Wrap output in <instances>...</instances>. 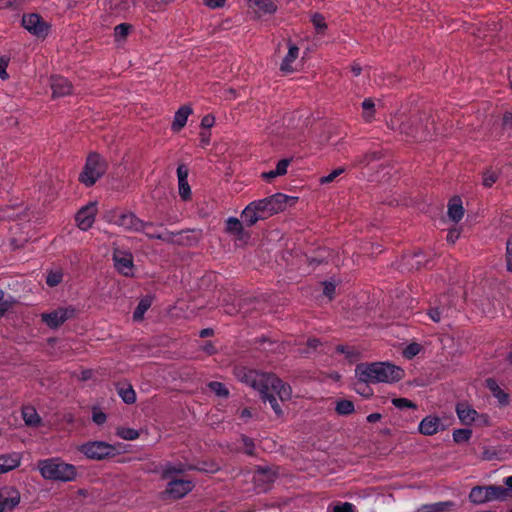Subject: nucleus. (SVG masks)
I'll return each mask as SVG.
<instances>
[{
    "label": "nucleus",
    "instance_id": "nucleus-1",
    "mask_svg": "<svg viewBox=\"0 0 512 512\" xmlns=\"http://www.w3.org/2000/svg\"><path fill=\"white\" fill-rule=\"evenodd\" d=\"M235 376L240 382L258 391L261 398L270 403L277 416L282 415V409L277 399L270 392L275 393L281 401L290 400L292 390L289 385L274 375L261 373L245 367L236 368Z\"/></svg>",
    "mask_w": 512,
    "mask_h": 512
},
{
    "label": "nucleus",
    "instance_id": "nucleus-2",
    "mask_svg": "<svg viewBox=\"0 0 512 512\" xmlns=\"http://www.w3.org/2000/svg\"><path fill=\"white\" fill-rule=\"evenodd\" d=\"M403 376V369L390 362L361 363L355 368V377L362 383H394Z\"/></svg>",
    "mask_w": 512,
    "mask_h": 512
},
{
    "label": "nucleus",
    "instance_id": "nucleus-3",
    "mask_svg": "<svg viewBox=\"0 0 512 512\" xmlns=\"http://www.w3.org/2000/svg\"><path fill=\"white\" fill-rule=\"evenodd\" d=\"M37 469L43 479L54 482H72L78 475L73 464L66 463L59 457L39 460Z\"/></svg>",
    "mask_w": 512,
    "mask_h": 512
},
{
    "label": "nucleus",
    "instance_id": "nucleus-4",
    "mask_svg": "<svg viewBox=\"0 0 512 512\" xmlns=\"http://www.w3.org/2000/svg\"><path fill=\"white\" fill-rule=\"evenodd\" d=\"M298 201V197L289 196L283 193H276L269 197L255 200L264 218H267L273 214L282 212L289 207H293Z\"/></svg>",
    "mask_w": 512,
    "mask_h": 512
},
{
    "label": "nucleus",
    "instance_id": "nucleus-5",
    "mask_svg": "<svg viewBox=\"0 0 512 512\" xmlns=\"http://www.w3.org/2000/svg\"><path fill=\"white\" fill-rule=\"evenodd\" d=\"M433 127V121L430 122L429 117L411 120L407 123L398 125V119L391 120V128L399 130L401 133L406 134L418 141L425 140L430 133V128Z\"/></svg>",
    "mask_w": 512,
    "mask_h": 512
},
{
    "label": "nucleus",
    "instance_id": "nucleus-6",
    "mask_svg": "<svg viewBox=\"0 0 512 512\" xmlns=\"http://www.w3.org/2000/svg\"><path fill=\"white\" fill-rule=\"evenodd\" d=\"M508 490L502 486H476L469 493V500L475 504H483L494 500H505Z\"/></svg>",
    "mask_w": 512,
    "mask_h": 512
},
{
    "label": "nucleus",
    "instance_id": "nucleus-7",
    "mask_svg": "<svg viewBox=\"0 0 512 512\" xmlns=\"http://www.w3.org/2000/svg\"><path fill=\"white\" fill-rule=\"evenodd\" d=\"M105 170V161L98 154H91L86 160L79 180L86 186H92L105 173Z\"/></svg>",
    "mask_w": 512,
    "mask_h": 512
},
{
    "label": "nucleus",
    "instance_id": "nucleus-8",
    "mask_svg": "<svg viewBox=\"0 0 512 512\" xmlns=\"http://www.w3.org/2000/svg\"><path fill=\"white\" fill-rule=\"evenodd\" d=\"M78 451L90 460H102L115 454V447L105 441H88L78 446Z\"/></svg>",
    "mask_w": 512,
    "mask_h": 512
},
{
    "label": "nucleus",
    "instance_id": "nucleus-9",
    "mask_svg": "<svg viewBox=\"0 0 512 512\" xmlns=\"http://www.w3.org/2000/svg\"><path fill=\"white\" fill-rule=\"evenodd\" d=\"M456 413L460 422L464 425H471L473 423L487 425L489 423V417L486 414H479L466 402L456 405Z\"/></svg>",
    "mask_w": 512,
    "mask_h": 512
},
{
    "label": "nucleus",
    "instance_id": "nucleus-10",
    "mask_svg": "<svg viewBox=\"0 0 512 512\" xmlns=\"http://www.w3.org/2000/svg\"><path fill=\"white\" fill-rule=\"evenodd\" d=\"M23 27L38 38H44L48 35L50 26L37 13L25 14L22 17Z\"/></svg>",
    "mask_w": 512,
    "mask_h": 512
},
{
    "label": "nucleus",
    "instance_id": "nucleus-11",
    "mask_svg": "<svg viewBox=\"0 0 512 512\" xmlns=\"http://www.w3.org/2000/svg\"><path fill=\"white\" fill-rule=\"evenodd\" d=\"M74 314L75 309L73 307H60L49 313L41 314V319L48 327L55 329L68 319H71Z\"/></svg>",
    "mask_w": 512,
    "mask_h": 512
},
{
    "label": "nucleus",
    "instance_id": "nucleus-12",
    "mask_svg": "<svg viewBox=\"0 0 512 512\" xmlns=\"http://www.w3.org/2000/svg\"><path fill=\"white\" fill-rule=\"evenodd\" d=\"M98 212L97 202H89L83 206L75 215L77 227L82 231L89 230L94 222Z\"/></svg>",
    "mask_w": 512,
    "mask_h": 512
},
{
    "label": "nucleus",
    "instance_id": "nucleus-13",
    "mask_svg": "<svg viewBox=\"0 0 512 512\" xmlns=\"http://www.w3.org/2000/svg\"><path fill=\"white\" fill-rule=\"evenodd\" d=\"M113 260L114 266L119 273L125 276L133 275V256L129 251L115 248L113 251Z\"/></svg>",
    "mask_w": 512,
    "mask_h": 512
},
{
    "label": "nucleus",
    "instance_id": "nucleus-14",
    "mask_svg": "<svg viewBox=\"0 0 512 512\" xmlns=\"http://www.w3.org/2000/svg\"><path fill=\"white\" fill-rule=\"evenodd\" d=\"M115 224L129 231L143 232L150 223L143 222L132 213H124L116 217Z\"/></svg>",
    "mask_w": 512,
    "mask_h": 512
},
{
    "label": "nucleus",
    "instance_id": "nucleus-15",
    "mask_svg": "<svg viewBox=\"0 0 512 512\" xmlns=\"http://www.w3.org/2000/svg\"><path fill=\"white\" fill-rule=\"evenodd\" d=\"M193 487L194 484L190 480H171L167 484L166 493L174 499H179L187 495L190 491H192Z\"/></svg>",
    "mask_w": 512,
    "mask_h": 512
},
{
    "label": "nucleus",
    "instance_id": "nucleus-16",
    "mask_svg": "<svg viewBox=\"0 0 512 512\" xmlns=\"http://www.w3.org/2000/svg\"><path fill=\"white\" fill-rule=\"evenodd\" d=\"M50 87L54 98L71 94L72 84L62 76H51Z\"/></svg>",
    "mask_w": 512,
    "mask_h": 512
},
{
    "label": "nucleus",
    "instance_id": "nucleus-17",
    "mask_svg": "<svg viewBox=\"0 0 512 512\" xmlns=\"http://www.w3.org/2000/svg\"><path fill=\"white\" fill-rule=\"evenodd\" d=\"M443 429L441 420L436 416H427L421 420L418 430L421 434L431 436Z\"/></svg>",
    "mask_w": 512,
    "mask_h": 512
},
{
    "label": "nucleus",
    "instance_id": "nucleus-18",
    "mask_svg": "<svg viewBox=\"0 0 512 512\" xmlns=\"http://www.w3.org/2000/svg\"><path fill=\"white\" fill-rule=\"evenodd\" d=\"M20 494L11 487H5L0 490V505L7 511L13 509L19 504Z\"/></svg>",
    "mask_w": 512,
    "mask_h": 512
},
{
    "label": "nucleus",
    "instance_id": "nucleus-19",
    "mask_svg": "<svg viewBox=\"0 0 512 512\" xmlns=\"http://www.w3.org/2000/svg\"><path fill=\"white\" fill-rule=\"evenodd\" d=\"M21 464V455L17 452L0 455V474L16 469Z\"/></svg>",
    "mask_w": 512,
    "mask_h": 512
},
{
    "label": "nucleus",
    "instance_id": "nucleus-20",
    "mask_svg": "<svg viewBox=\"0 0 512 512\" xmlns=\"http://www.w3.org/2000/svg\"><path fill=\"white\" fill-rule=\"evenodd\" d=\"M193 110L190 106L184 105L180 107L174 115L171 129L174 132H179L184 128L187 123L188 117L192 114Z\"/></svg>",
    "mask_w": 512,
    "mask_h": 512
},
{
    "label": "nucleus",
    "instance_id": "nucleus-21",
    "mask_svg": "<svg viewBox=\"0 0 512 512\" xmlns=\"http://www.w3.org/2000/svg\"><path fill=\"white\" fill-rule=\"evenodd\" d=\"M258 205L255 201L249 203L245 209L242 211L243 221L248 225H254L258 220L264 219L263 215L260 211H258Z\"/></svg>",
    "mask_w": 512,
    "mask_h": 512
},
{
    "label": "nucleus",
    "instance_id": "nucleus-22",
    "mask_svg": "<svg viewBox=\"0 0 512 512\" xmlns=\"http://www.w3.org/2000/svg\"><path fill=\"white\" fill-rule=\"evenodd\" d=\"M299 55V48L294 44H289L288 53L284 57L280 70L283 73H291L294 71L293 63L296 61Z\"/></svg>",
    "mask_w": 512,
    "mask_h": 512
},
{
    "label": "nucleus",
    "instance_id": "nucleus-23",
    "mask_svg": "<svg viewBox=\"0 0 512 512\" xmlns=\"http://www.w3.org/2000/svg\"><path fill=\"white\" fill-rule=\"evenodd\" d=\"M448 217L453 222H459L464 215V208L462 201L459 197H454L449 201L448 204Z\"/></svg>",
    "mask_w": 512,
    "mask_h": 512
},
{
    "label": "nucleus",
    "instance_id": "nucleus-24",
    "mask_svg": "<svg viewBox=\"0 0 512 512\" xmlns=\"http://www.w3.org/2000/svg\"><path fill=\"white\" fill-rule=\"evenodd\" d=\"M192 468H193L192 466L186 465L183 463L173 464V463L168 462L162 466V469H161L162 477L170 478L174 474H180V473H183L186 470H190Z\"/></svg>",
    "mask_w": 512,
    "mask_h": 512
},
{
    "label": "nucleus",
    "instance_id": "nucleus-25",
    "mask_svg": "<svg viewBox=\"0 0 512 512\" xmlns=\"http://www.w3.org/2000/svg\"><path fill=\"white\" fill-rule=\"evenodd\" d=\"M486 385L491 391L493 396L498 400L501 405H506L509 402V396L505 393L493 379H487Z\"/></svg>",
    "mask_w": 512,
    "mask_h": 512
},
{
    "label": "nucleus",
    "instance_id": "nucleus-26",
    "mask_svg": "<svg viewBox=\"0 0 512 512\" xmlns=\"http://www.w3.org/2000/svg\"><path fill=\"white\" fill-rule=\"evenodd\" d=\"M251 7L257 8L258 12L263 14H272L276 11L277 7L271 0H249Z\"/></svg>",
    "mask_w": 512,
    "mask_h": 512
},
{
    "label": "nucleus",
    "instance_id": "nucleus-27",
    "mask_svg": "<svg viewBox=\"0 0 512 512\" xmlns=\"http://www.w3.org/2000/svg\"><path fill=\"white\" fill-rule=\"evenodd\" d=\"M226 230L227 232L236 235L239 240H242L244 237L242 224L236 217H229L226 220Z\"/></svg>",
    "mask_w": 512,
    "mask_h": 512
},
{
    "label": "nucleus",
    "instance_id": "nucleus-28",
    "mask_svg": "<svg viewBox=\"0 0 512 512\" xmlns=\"http://www.w3.org/2000/svg\"><path fill=\"white\" fill-rule=\"evenodd\" d=\"M23 420L26 425L36 427L40 424L41 418L33 407H25L22 410Z\"/></svg>",
    "mask_w": 512,
    "mask_h": 512
},
{
    "label": "nucleus",
    "instance_id": "nucleus-29",
    "mask_svg": "<svg viewBox=\"0 0 512 512\" xmlns=\"http://www.w3.org/2000/svg\"><path fill=\"white\" fill-rule=\"evenodd\" d=\"M354 404L350 400L341 399L336 402L335 411L337 414L345 416L354 412Z\"/></svg>",
    "mask_w": 512,
    "mask_h": 512
},
{
    "label": "nucleus",
    "instance_id": "nucleus-30",
    "mask_svg": "<svg viewBox=\"0 0 512 512\" xmlns=\"http://www.w3.org/2000/svg\"><path fill=\"white\" fill-rule=\"evenodd\" d=\"M63 280V271L61 269H52L47 273L46 284L49 287L59 285Z\"/></svg>",
    "mask_w": 512,
    "mask_h": 512
},
{
    "label": "nucleus",
    "instance_id": "nucleus-31",
    "mask_svg": "<svg viewBox=\"0 0 512 512\" xmlns=\"http://www.w3.org/2000/svg\"><path fill=\"white\" fill-rule=\"evenodd\" d=\"M132 26L127 23H121L117 25L114 29V37L117 42L123 41L126 39L128 34L130 33Z\"/></svg>",
    "mask_w": 512,
    "mask_h": 512
},
{
    "label": "nucleus",
    "instance_id": "nucleus-32",
    "mask_svg": "<svg viewBox=\"0 0 512 512\" xmlns=\"http://www.w3.org/2000/svg\"><path fill=\"white\" fill-rule=\"evenodd\" d=\"M363 117L365 121L370 122L374 117L375 103L371 98H367L362 102Z\"/></svg>",
    "mask_w": 512,
    "mask_h": 512
},
{
    "label": "nucleus",
    "instance_id": "nucleus-33",
    "mask_svg": "<svg viewBox=\"0 0 512 512\" xmlns=\"http://www.w3.org/2000/svg\"><path fill=\"white\" fill-rule=\"evenodd\" d=\"M151 305V301L149 299H142L138 306L136 307L134 313H133V318L134 320H142L144 314L146 313V311L149 309Z\"/></svg>",
    "mask_w": 512,
    "mask_h": 512
},
{
    "label": "nucleus",
    "instance_id": "nucleus-34",
    "mask_svg": "<svg viewBox=\"0 0 512 512\" xmlns=\"http://www.w3.org/2000/svg\"><path fill=\"white\" fill-rule=\"evenodd\" d=\"M311 21H312L313 26L318 34L324 33L325 30L327 29V24H326V21H325V18L323 17V15H321L319 13H315L311 17Z\"/></svg>",
    "mask_w": 512,
    "mask_h": 512
},
{
    "label": "nucleus",
    "instance_id": "nucleus-35",
    "mask_svg": "<svg viewBox=\"0 0 512 512\" xmlns=\"http://www.w3.org/2000/svg\"><path fill=\"white\" fill-rule=\"evenodd\" d=\"M472 435V431L468 428L457 429L453 432V440L456 443L467 442Z\"/></svg>",
    "mask_w": 512,
    "mask_h": 512
},
{
    "label": "nucleus",
    "instance_id": "nucleus-36",
    "mask_svg": "<svg viewBox=\"0 0 512 512\" xmlns=\"http://www.w3.org/2000/svg\"><path fill=\"white\" fill-rule=\"evenodd\" d=\"M117 435L124 440H135L139 437V432L132 428L120 427L117 429Z\"/></svg>",
    "mask_w": 512,
    "mask_h": 512
},
{
    "label": "nucleus",
    "instance_id": "nucleus-37",
    "mask_svg": "<svg viewBox=\"0 0 512 512\" xmlns=\"http://www.w3.org/2000/svg\"><path fill=\"white\" fill-rule=\"evenodd\" d=\"M208 387L219 397H227L229 395L228 389L221 382L212 381L208 384Z\"/></svg>",
    "mask_w": 512,
    "mask_h": 512
},
{
    "label": "nucleus",
    "instance_id": "nucleus-38",
    "mask_svg": "<svg viewBox=\"0 0 512 512\" xmlns=\"http://www.w3.org/2000/svg\"><path fill=\"white\" fill-rule=\"evenodd\" d=\"M369 384L370 383H362L357 379V382L354 384V390L361 396L369 398L373 395V391L369 387Z\"/></svg>",
    "mask_w": 512,
    "mask_h": 512
},
{
    "label": "nucleus",
    "instance_id": "nucleus-39",
    "mask_svg": "<svg viewBox=\"0 0 512 512\" xmlns=\"http://www.w3.org/2000/svg\"><path fill=\"white\" fill-rule=\"evenodd\" d=\"M119 395L127 404H132L136 401L135 391L131 387L120 389Z\"/></svg>",
    "mask_w": 512,
    "mask_h": 512
},
{
    "label": "nucleus",
    "instance_id": "nucleus-40",
    "mask_svg": "<svg viewBox=\"0 0 512 512\" xmlns=\"http://www.w3.org/2000/svg\"><path fill=\"white\" fill-rule=\"evenodd\" d=\"M450 502H438L430 505H425L422 507V512H442L446 507L451 506Z\"/></svg>",
    "mask_w": 512,
    "mask_h": 512
},
{
    "label": "nucleus",
    "instance_id": "nucleus-41",
    "mask_svg": "<svg viewBox=\"0 0 512 512\" xmlns=\"http://www.w3.org/2000/svg\"><path fill=\"white\" fill-rule=\"evenodd\" d=\"M179 195L183 200H188L191 196V189L188 180L178 181Z\"/></svg>",
    "mask_w": 512,
    "mask_h": 512
},
{
    "label": "nucleus",
    "instance_id": "nucleus-42",
    "mask_svg": "<svg viewBox=\"0 0 512 512\" xmlns=\"http://www.w3.org/2000/svg\"><path fill=\"white\" fill-rule=\"evenodd\" d=\"M345 171L344 168L340 167L337 169H334L332 172H330L328 175L322 176L319 179V182L321 184H328L332 181H334L339 175H341Z\"/></svg>",
    "mask_w": 512,
    "mask_h": 512
},
{
    "label": "nucleus",
    "instance_id": "nucleus-43",
    "mask_svg": "<svg viewBox=\"0 0 512 512\" xmlns=\"http://www.w3.org/2000/svg\"><path fill=\"white\" fill-rule=\"evenodd\" d=\"M392 404L398 409L416 408V405L407 398H394L392 399Z\"/></svg>",
    "mask_w": 512,
    "mask_h": 512
},
{
    "label": "nucleus",
    "instance_id": "nucleus-44",
    "mask_svg": "<svg viewBox=\"0 0 512 512\" xmlns=\"http://www.w3.org/2000/svg\"><path fill=\"white\" fill-rule=\"evenodd\" d=\"M498 173L494 170H487L483 175V185L491 187L497 180Z\"/></svg>",
    "mask_w": 512,
    "mask_h": 512
},
{
    "label": "nucleus",
    "instance_id": "nucleus-45",
    "mask_svg": "<svg viewBox=\"0 0 512 512\" xmlns=\"http://www.w3.org/2000/svg\"><path fill=\"white\" fill-rule=\"evenodd\" d=\"M447 312H448V309H446L444 307L443 308L435 307V308H431L429 310L428 315L432 321L439 322L441 320V318L443 317V315L445 313L447 314Z\"/></svg>",
    "mask_w": 512,
    "mask_h": 512
},
{
    "label": "nucleus",
    "instance_id": "nucleus-46",
    "mask_svg": "<svg viewBox=\"0 0 512 512\" xmlns=\"http://www.w3.org/2000/svg\"><path fill=\"white\" fill-rule=\"evenodd\" d=\"M421 350V347L419 344L417 343H412L410 345H408L404 351H403V355L404 357H406L407 359H412L413 357H415Z\"/></svg>",
    "mask_w": 512,
    "mask_h": 512
},
{
    "label": "nucleus",
    "instance_id": "nucleus-47",
    "mask_svg": "<svg viewBox=\"0 0 512 512\" xmlns=\"http://www.w3.org/2000/svg\"><path fill=\"white\" fill-rule=\"evenodd\" d=\"M333 512H355V507L349 502L339 503L333 507Z\"/></svg>",
    "mask_w": 512,
    "mask_h": 512
},
{
    "label": "nucleus",
    "instance_id": "nucleus-48",
    "mask_svg": "<svg viewBox=\"0 0 512 512\" xmlns=\"http://www.w3.org/2000/svg\"><path fill=\"white\" fill-rule=\"evenodd\" d=\"M290 164V160L288 159H282L280 160L276 165V174L279 176H283L287 173L288 166Z\"/></svg>",
    "mask_w": 512,
    "mask_h": 512
},
{
    "label": "nucleus",
    "instance_id": "nucleus-49",
    "mask_svg": "<svg viewBox=\"0 0 512 512\" xmlns=\"http://www.w3.org/2000/svg\"><path fill=\"white\" fill-rule=\"evenodd\" d=\"M203 3L210 9H217L224 7L226 0H203Z\"/></svg>",
    "mask_w": 512,
    "mask_h": 512
},
{
    "label": "nucleus",
    "instance_id": "nucleus-50",
    "mask_svg": "<svg viewBox=\"0 0 512 512\" xmlns=\"http://www.w3.org/2000/svg\"><path fill=\"white\" fill-rule=\"evenodd\" d=\"M336 285L333 282H325L323 293L331 300L334 296Z\"/></svg>",
    "mask_w": 512,
    "mask_h": 512
},
{
    "label": "nucleus",
    "instance_id": "nucleus-51",
    "mask_svg": "<svg viewBox=\"0 0 512 512\" xmlns=\"http://www.w3.org/2000/svg\"><path fill=\"white\" fill-rule=\"evenodd\" d=\"M507 268L512 272V236L507 241Z\"/></svg>",
    "mask_w": 512,
    "mask_h": 512
},
{
    "label": "nucleus",
    "instance_id": "nucleus-52",
    "mask_svg": "<svg viewBox=\"0 0 512 512\" xmlns=\"http://www.w3.org/2000/svg\"><path fill=\"white\" fill-rule=\"evenodd\" d=\"M92 419L97 425H101L106 421V414L102 411L94 410Z\"/></svg>",
    "mask_w": 512,
    "mask_h": 512
},
{
    "label": "nucleus",
    "instance_id": "nucleus-53",
    "mask_svg": "<svg viewBox=\"0 0 512 512\" xmlns=\"http://www.w3.org/2000/svg\"><path fill=\"white\" fill-rule=\"evenodd\" d=\"M502 126L504 130H510L512 128V113L506 112L503 115Z\"/></svg>",
    "mask_w": 512,
    "mask_h": 512
},
{
    "label": "nucleus",
    "instance_id": "nucleus-54",
    "mask_svg": "<svg viewBox=\"0 0 512 512\" xmlns=\"http://www.w3.org/2000/svg\"><path fill=\"white\" fill-rule=\"evenodd\" d=\"M459 236H460L459 229L453 228V229L449 230V232L447 234V241L451 244H454L456 242V240L459 238Z\"/></svg>",
    "mask_w": 512,
    "mask_h": 512
},
{
    "label": "nucleus",
    "instance_id": "nucleus-55",
    "mask_svg": "<svg viewBox=\"0 0 512 512\" xmlns=\"http://www.w3.org/2000/svg\"><path fill=\"white\" fill-rule=\"evenodd\" d=\"M178 181L188 180V170L184 165L177 168Z\"/></svg>",
    "mask_w": 512,
    "mask_h": 512
},
{
    "label": "nucleus",
    "instance_id": "nucleus-56",
    "mask_svg": "<svg viewBox=\"0 0 512 512\" xmlns=\"http://www.w3.org/2000/svg\"><path fill=\"white\" fill-rule=\"evenodd\" d=\"M11 300H3L0 302V317L4 316V314L11 308L12 306Z\"/></svg>",
    "mask_w": 512,
    "mask_h": 512
},
{
    "label": "nucleus",
    "instance_id": "nucleus-57",
    "mask_svg": "<svg viewBox=\"0 0 512 512\" xmlns=\"http://www.w3.org/2000/svg\"><path fill=\"white\" fill-rule=\"evenodd\" d=\"M243 444L245 446L246 453L249 455L253 454L254 451V443L251 439L244 437L243 438Z\"/></svg>",
    "mask_w": 512,
    "mask_h": 512
},
{
    "label": "nucleus",
    "instance_id": "nucleus-58",
    "mask_svg": "<svg viewBox=\"0 0 512 512\" xmlns=\"http://www.w3.org/2000/svg\"><path fill=\"white\" fill-rule=\"evenodd\" d=\"M201 125L205 128H210L214 125V117L206 115L202 118Z\"/></svg>",
    "mask_w": 512,
    "mask_h": 512
},
{
    "label": "nucleus",
    "instance_id": "nucleus-59",
    "mask_svg": "<svg viewBox=\"0 0 512 512\" xmlns=\"http://www.w3.org/2000/svg\"><path fill=\"white\" fill-rule=\"evenodd\" d=\"M279 175L276 174V170H270V171H267V172H263L261 174V177L267 181H271L273 178H276L278 177Z\"/></svg>",
    "mask_w": 512,
    "mask_h": 512
},
{
    "label": "nucleus",
    "instance_id": "nucleus-60",
    "mask_svg": "<svg viewBox=\"0 0 512 512\" xmlns=\"http://www.w3.org/2000/svg\"><path fill=\"white\" fill-rule=\"evenodd\" d=\"M376 158V153H369L364 155L363 159L357 161V164H368L370 161Z\"/></svg>",
    "mask_w": 512,
    "mask_h": 512
},
{
    "label": "nucleus",
    "instance_id": "nucleus-61",
    "mask_svg": "<svg viewBox=\"0 0 512 512\" xmlns=\"http://www.w3.org/2000/svg\"><path fill=\"white\" fill-rule=\"evenodd\" d=\"M381 418H382V415L380 413H372V414H369L366 419L369 423H374V422L381 420Z\"/></svg>",
    "mask_w": 512,
    "mask_h": 512
},
{
    "label": "nucleus",
    "instance_id": "nucleus-62",
    "mask_svg": "<svg viewBox=\"0 0 512 512\" xmlns=\"http://www.w3.org/2000/svg\"><path fill=\"white\" fill-rule=\"evenodd\" d=\"M6 62L4 61H0V78L1 79H6L8 77V74L6 73Z\"/></svg>",
    "mask_w": 512,
    "mask_h": 512
},
{
    "label": "nucleus",
    "instance_id": "nucleus-63",
    "mask_svg": "<svg viewBox=\"0 0 512 512\" xmlns=\"http://www.w3.org/2000/svg\"><path fill=\"white\" fill-rule=\"evenodd\" d=\"M504 484L507 486V490L512 491V476H508L504 479Z\"/></svg>",
    "mask_w": 512,
    "mask_h": 512
},
{
    "label": "nucleus",
    "instance_id": "nucleus-64",
    "mask_svg": "<svg viewBox=\"0 0 512 512\" xmlns=\"http://www.w3.org/2000/svg\"><path fill=\"white\" fill-rule=\"evenodd\" d=\"M361 67L358 65V64H354L351 68V71L352 73L355 75V76H359L360 73H361Z\"/></svg>",
    "mask_w": 512,
    "mask_h": 512
}]
</instances>
